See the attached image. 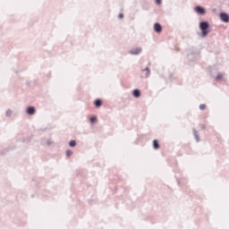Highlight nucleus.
I'll list each match as a JSON object with an SVG mask.
<instances>
[{
    "mask_svg": "<svg viewBox=\"0 0 229 229\" xmlns=\"http://www.w3.org/2000/svg\"><path fill=\"white\" fill-rule=\"evenodd\" d=\"M199 28L200 30V37H202V38H205V37H207L208 35V33H210L211 31V27H210V23L208 22V21H201L199 23Z\"/></svg>",
    "mask_w": 229,
    "mask_h": 229,
    "instance_id": "obj_1",
    "label": "nucleus"
},
{
    "mask_svg": "<svg viewBox=\"0 0 229 229\" xmlns=\"http://www.w3.org/2000/svg\"><path fill=\"white\" fill-rule=\"evenodd\" d=\"M142 72H146V78H149V74H151V71L149 70V67H146L142 70Z\"/></svg>",
    "mask_w": 229,
    "mask_h": 229,
    "instance_id": "obj_14",
    "label": "nucleus"
},
{
    "mask_svg": "<svg viewBox=\"0 0 229 229\" xmlns=\"http://www.w3.org/2000/svg\"><path fill=\"white\" fill-rule=\"evenodd\" d=\"M132 96H133V98H140V96H141L140 89H133L132 90Z\"/></svg>",
    "mask_w": 229,
    "mask_h": 229,
    "instance_id": "obj_9",
    "label": "nucleus"
},
{
    "mask_svg": "<svg viewBox=\"0 0 229 229\" xmlns=\"http://www.w3.org/2000/svg\"><path fill=\"white\" fill-rule=\"evenodd\" d=\"M153 148L155 149H160V143L158 142V140H153Z\"/></svg>",
    "mask_w": 229,
    "mask_h": 229,
    "instance_id": "obj_10",
    "label": "nucleus"
},
{
    "mask_svg": "<svg viewBox=\"0 0 229 229\" xmlns=\"http://www.w3.org/2000/svg\"><path fill=\"white\" fill-rule=\"evenodd\" d=\"M25 114H27V115H35V114H37V108L33 106H28L26 107L25 110Z\"/></svg>",
    "mask_w": 229,
    "mask_h": 229,
    "instance_id": "obj_3",
    "label": "nucleus"
},
{
    "mask_svg": "<svg viewBox=\"0 0 229 229\" xmlns=\"http://www.w3.org/2000/svg\"><path fill=\"white\" fill-rule=\"evenodd\" d=\"M216 12H217V9H216V8L212 9L213 13H216Z\"/></svg>",
    "mask_w": 229,
    "mask_h": 229,
    "instance_id": "obj_25",
    "label": "nucleus"
},
{
    "mask_svg": "<svg viewBox=\"0 0 229 229\" xmlns=\"http://www.w3.org/2000/svg\"><path fill=\"white\" fill-rule=\"evenodd\" d=\"M206 108H207V105H205V104L199 105V110H205Z\"/></svg>",
    "mask_w": 229,
    "mask_h": 229,
    "instance_id": "obj_20",
    "label": "nucleus"
},
{
    "mask_svg": "<svg viewBox=\"0 0 229 229\" xmlns=\"http://www.w3.org/2000/svg\"><path fill=\"white\" fill-rule=\"evenodd\" d=\"M191 53L188 54V58H191V56H196L198 55H199V51L198 48L192 47L191 49H190Z\"/></svg>",
    "mask_w": 229,
    "mask_h": 229,
    "instance_id": "obj_6",
    "label": "nucleus"
},
{
    "mask_svg": "<svg viewBox=\"0 0 229 229\" xmlns=\"http://www.w3.org/2000/svg\"><path fill=\"white\" fill-rule=\"evenodd\" d=\"M72 150H71V149H67L66 150V157H72Z\"/></svg>",
    "mask_w": 229,
    "mask_h": 229,
    "instance_id": "obj_18",
    "label": "nucleus"
},
{
    "mask_svg": "<svg viewBox=\"0 0 229 229\" xmlns=\"http://www.w3.org/2000/svg\"><path fill=\"white\" fill-rule=\"evenodd\" d=\"M76 144H77L76 140H71L69 141L70 148H76Z\"/></svg>",
    "mask_w": 229,
    "mask_h": 229,
    "instance_id": "obj_15",
    "label": "nucleus"
},
{
    "mask_svg": "<svg viewBox=\"0 0 229 229\" xmlns=\"http://www.w3.org/2000/svg\"><path fill=\"white\" fill-rule=\"evenodd\" d=\"M201 129H202V130H205V125H201Z\"/></svg>",
    "mask_w": 229,
    "mask_h": 229,
    "instance_id": "obj_27",
    "label": "nucleus"
},
{
    "mask_svg": "<svg viewBox=\"0 0 229 229\" xmlns=\"http://www.w3.org/2000/svg\"><path fill=\"white\" fill-rule=\"evenodd\" d=\"M12 114H13L12 109H7V111L5 112V116L6 117H12Z\"/></svg>",
    "mask_w": 229,
    "mask_h": 229,
    "instance_id": "obj_16",
    "label": "nucleus"
},
{
    "mask_svg": "<svg viewBox=\"0 0 229 229\" xmlns=\"http://www.w3.org/2000/svg\"><path fill=\"white\" fill-rule=\"evenodd\" d=\"M156 4L160 5L162 4V0H155Z\"/></svg>",
    "mask_w": 229,
    "mask_h": 229,
    "instance_id": "obj_22",
    "label": "nucleus"
},
{
    "mask_svg": "<svg viewBox=\"0 0 229 229\" xmlns=\"http://www.w3.org/2000/svg\"><path fill=\"white\" fill-rule=\"evenodd\" d=\"M154 31L156 33H162V25L158 22L154 23Z\"/></svg>",
    "mask_w": 229,
    "mask_h": 229,
    "instance_id": "obj_8",
    "label": "nucleus"
},
{
    "mask_svg": "<svg viewBox=\"0 0 229 229\" xmlns=\"http://www.w3.org/2000/svg\"><path fill=\"white\" fill-rule=\"evenodd\" d=\"M193 135L196 139V141L199 142V134L198 133V131H196V129H193Z\"/></svg>",
    "mask_w": 229,
    "mask_h": 229,
    "instance_id": "obj_13",
    "label": "nucleus"
},
{
    "mask_svg": "<svg viewBox=\"0 0 229 229\" xmlns=\"http://www.w3.org/2000/svg\"><path fill=\"white\" fill-rule=\"evenodd\" d=\"M47 146H51V141L47 142Z\"/></svg>",
    "mask_w": 229,
    "mask_h": 229,
    "instance_id": "obj_26",
    "label": "nucleus"
},
{
    "mask_svg": "<svg viewBox=\"0 0 229 229\" xmlns=\"http://www.w3.org/2000/svg\"><path fill=\"white\" fill-rule=\"evenodd\" d=\"M178 185H182V181L180 179H177Z\"/></svg>",
    "mask_w": 229,
    "mask_h": 229,
    "instance_id": "obj_24",
    "label": "nucleus"
},
{
    "mask_svg": "<svg viewBox=\"0 0 229 229\" xmlns=\"http://www.w3.org/2000/svg\"><path fill=\"white\" fill-rule=\"evenodd\" d=\"M93 105L95 108H101L103 106V100L101 98H96Z\"/></svg>",
    "mask_w": 229,
    "mask_h": 229,
    "instance_id": "obj_7",
    "label": "nucleus"
},
{
    "mask_svg": "<svg viewBox=\"0 0 229 229\" xmlns=\"http://www.w3.org/2000/svg\"><path fill=\"white\" fill-rule=\"evenodd\" d=\"M118 19H124V13H120L118 14Z\"/></svg>",
    "mask_w": 229,
    "mask_h": 229,
    "instance_id": "obj_21",
    "label": "nucleus"
},
{
    "mask_svg": "<svg viewBox=\"0 0 229 229\" xmlns=\"http://www.w3.org/2000/svg\"><path fill=\"white\" fill-rule=\"evenodd\" d=\"M216 81H221L223 80V73L218 72L215 77Z\"/></svg>",
    "mask_w": 229,
    "mask_h": 229,
    "instance_id": "obj_12",
    "label": "nucleus"
},
{
    "mask_svg": "<svg viewBox=\"0 0 229 229\" xmlns=\"http://www.w3.org/2000/svg\"><path fill=\"white\" fill-rule=\"evenodd\" d=\"M26 85H27V87H31V81H26Z\"/></svg>",
    "mask_w": 229,
    "mask_h": 229,
    "instance_id": "obj_23",
    "label": "nucleus"
},
{
    "mask_svg": "<svg viewBox=\"0 0 229 229\" xmlns=\"http://www.w3.org/2000/svg\"><path fill=\"white\" fill-rule=\"evenodd\" d=\"M194 12H196V13L198 15H206L207 13V9H205V7L201 6V5H196L194 7Z\"/></svg>",
    "mask_w": 229,
    "mask_h": 229,
    "instance_id": "obj_2",
    "label": "nucleus"
},
{
    "mask_svg": "<svg viewBox=\"0 0 229 229\" xmlns=\"http://www.w3.org/2000/svg\"><path fill=\"white\" fill-rule=\"evenodd\" d=\"M190 62H196V55H192L191 57H188Z\"/></svg>",
    "mask_w": 229,
    "mask_h": 229,
    "instance_id": "obj_19",
    "label": "nucleus"
},
{
    "mask_svg": "<svg viewBox=\"0 0 229 229\" xmlns=\"http://www.w3.org/2000/svg\"><path fill=\"white\" fill-rule=\"evenodd\" d=\"M219 17H220V21H222V22H225V24H228V22H229V14H228V13L221 12L219 13Z\"/></svg>",
    "mask_w": 229,
    "mask_h": 229,
    "instance_id": "obj_5",
    "label": "nucleus"
},
{
    "mask_svg": "<svg viewBox=\"0 0 229 229\" xmlns=\"http://www.w3.org/2000/svg\"><path fill=\"white\" fill-rule=\"evenodd\" d=\"M10 149H12V148H4V149L1 152V155H6L7 151H10Z\"/></svg>",
    "mask_w": 229,
    "mask_h": 229,
    "instance_id": "obj_17",
    "label": "nucleus"
},
{
    "mask_svg": "<svg viewBox=\"0 0 229 229\" xmlns=\"http://www.w3.org/2000/svg\"><path fill=\"white\" fill-rule=\"evenodd\" d=\"M89 123H90L91 124H96V123H98V116H96V115L90 116V118H89Z\"/></svg>",
    "mask_w": 229,
    "mask_h": 229,
    "instance_id": "obj_11",
    "label": "nucleus"
},
{
    "mask_svg": "<svg viewBox=\"0 0 229 229\" xmlns=\"http://www.w3.org/2000/svg\"><path fill=\"white\" fill-rule=\"evenodd\" d=\"M142 53V47H133L129 51V55H132L133 56H137Z\"/></svg>",
    "mask_w": 229,
    "mask_h": 229,
    "instance_id": "obj_4",
    "label": "nucleus"
}]
</instances>
